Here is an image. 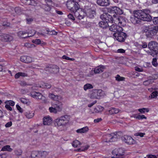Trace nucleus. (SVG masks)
<instances>
[{"mask_svg":"<svg viewBox=\"0 0 158 158\" xmlns=\"http://www.w3.org/2000/svg\"><path fill=\"white\" fill-rule=\"evenodd\" d=\"M109 114H117L119 112V110L118 109L111 107L108 110Z\"/></svg>","mask_w":158,"mask_h":158,"instance_id":"nucleus-30","label":"nucleus"},{"mask_svg":"<svg viewBox=\"0 0 158 158\" xmlns=\"http://www.w3.org/2000/svg\"><path fill=\"white\" fill-rule=\"evenodd\" d=\"M59 68L58 66L56 65H50V66L46 67L45 70L51 73H56L59 71Z\"/></svg>","mask_w":158,"mask_h":158,"instance_id":"nucleus-12","label":"nucleus"},{"mask_svg":"<svg viewBox=\"0 0 158 158\" xmlns=\"http://www.w3.org/2000/svg\"><path fill=\"white\" fill-rule=\"evenodd\" d=\"M125 52V50L123 49H118L117 50V52L119 53H124Z\"/></svg>","mask_w":158,"mask_h":158,"instance_id":"nucleus-63","label":"nucleus"},{"mask_svg":"<svg viewBox=\"0 0 158 158\" xmlns=\"http://www.w3.org/2000/svg\"><path fill=\"white\" fill-rule=\"evenodd\" d=\"M30 94L32 97L38 99H42L44 98L41 94L35 91L31 92Z\"/></svg>","mask_w":158,"mask_h":158,"instance_id":"nucleus-19","label":"nucleus"},{"mask_svg":"<svg viewBox=\"0 0 158 158\" xmlns=\"http://www.w3.org/2000/svg\"><path fill=\"white\" fill-rule=\"evenodd\" d=\"M121 26L113 24L110 27L109 29L111 31L114 33L118 32L122 30V28L121 27Z\"/></svg>","mask_w":158,"mask_h":158,"instance_id":"nucleus-18","label":"nucleus"},{"mask_svg":"<svg viewBox=\"0 0 158 158\" xmlns=\"http://www.w3.org/2000/svg\"><path fill=\"white\" fill-rule=\"evenodd\" d=\"M99 26L103 29L106 28L109 26L107 22L105 21H101L99 23Z\"/></svg>","mask_w":158,"mask_h":158,"instance_id":"nucleus-27","label":"nucleus"},{"mask_svg":"<svg viewBox=\"0 0 158 158\" xmlns=\"http://www.w3.org/2000/svg\"><path fill=\"white\" fill-rule=\"evenodd\" d=\"M111 22L119 26H124L126 24L125 18L123 16H120L118 15H114L112 17Z\"/></svg>","mask_w":158,"mask_h":158,"instance_id":"nucleus-6","label":"nucleus"},{"mask_svg":"<svg viewBox=\"0 0 158 158\" xmlns=\"http://www.w3.org/2000/svg\"><path fill=\"white\" fill-rule=\"evenodd\" d=\"M32 42L33 43L36 44H39L41 43V41L39 39L33 40Z\"/></svg>","mask_w":158,"mask_h":158,"instance_id":"nucleus-53","label":"nucleus"},{"mask_svg":"<svg viewBox=\"0 0 158 158\" xmlns=\"http://www.w3.org/2000/svg\"><path fill=\"white\" fill-rule=\"evenodd\" d=\"M62 58L63 59H65L68 60H74V59L73 58H69L65 55H64L62 56Z\"/></svg>","mask_w":158,"mask_h":158,"instance_id":"nucleus-54","label":"nucleus"},{"mask_svg":"<svg viewBox=\"0 0 158 158\" xmlns=\"http://www.w3.org/2000/svg\"><path fill=\"white\" fill-rule=\"evenodd\" d=\"M93 88V85L89 83H87L83 87L85 91H86L88 89H92Z\"/></svg>","mask_w":158,"mask_h":158,"instance_id":"nucleus-34","label":"nucleus"},{"mask_svg":"<svg viewBox=\"0 0 158 158\" xmlns=\"http://www.w3.org/2000/svg\"><path fill=\"white\" fill-rule=\"evenodd\" d=\"M95 6L92 4L85 6L84 8V12L87 17L93 18L96 15Z\"/></svg>","mask_w":158,"mask_h":158,"instance_id":"nucleus-4","label":"nucleus"},{"mask_svg":"<svg viewBox=\"0 0 158 158\" xmlns=\"http://www.w3.org/2000/svg\"><path fill=\"white\" fill-rule=\"evenodd\" d=\"M46 7L45 8V10L47 11H49L51 10V7L48 4L45 5Z\"/></svg>","mask_w":158,"mask_h":158,"instance_id":"nucleus-61","label":"nucleus"},{"mask_svg":"<svg viewBox=\"0 0 158 158\" xmlns=\"http://www.w3.org/2000/svg\"><path fill=\"white\" fill-rule=\"evenodd\" d=\"M52 121L51 118L49 116L45 117L43 118V123L44 125H50Z\"/></svg>","mask_w":158,"mask_h":158,"instance_id":"nucleus-23","label":"nucleus"},{"mask_svg":"<svg viewBox=\"0 0 158 158\" xmlns=\"http://www.w3.org/2000/svg\"><path fill=\"white\" fill-rule=\"evenodd\" d=\"M20 85H21L23 86H29L31 85L30 84H27L26 82L24 81H21L20 82Z\"/></svg>","mask_w":158,"mask_h":158,"instance_id":"nucleus-47","label":"nucleus"},{"mask_svg":"<svg viewBox=\"0 0 158 158\" xmlns=\"http://www.w3.org/2000/svg\"><path fill=\"white\" fill-rule=\"evenodd\" d=\"M138 111L141 114H143L145 112H148L149 111V110L148 108H143L138 109Z\"/></svg>","mask_w":158,"mask_h":158,"instance_id":"nucleus-38","label":"nucleus"},{"mask_svg":"<svg viewBox=\"0 0 158 158\" xmlns=\"http://www.w3.org/2000/svg\"><path fill=\"white\" fill-rule=\"evenodd\" d=\"M124 150L122 148H118L115 149L112 152V155L113 156L111 158H123L122 156L124 155Z\"/></svg>","mask_w":158,"mask_h":158,"instance_id":"nucleus-11","label":"nucleus"},{"mask_svg":"<svg viewBox=\"0 0 158 158\" xmlns=\"http://www.w3.org/2000/svg\"><path fill=\"white\" fill-rule=\"evenodd\" d=\"M121 139L127 144L129 145L135 143V140L131 136L125 135L122 137Z\"/></svg>","mask_w":158,"mask_h":158,"instance_id":"nucleus-14","label":"nucleus"},{"mask_svg":"<svg viewBox=\"0 0 158 158\" xmlns=\"http://www.w3.org/2000/svg\"><path fill=\"white\" fill-rule=\"evenodd\" d=\"M147 156L148 158H158V155L156 156L152 155H147Z\"/></svg>","mask_w":158,"mask_h":158,"instance_id":"nucleus-56","label":"nucleus"},{"mask_svg":"<svg viewBox=\"0 0 158 158\" xmlns=\"http://www.w3.org/2000/svg\"><path fill=\"white\" fill-rule=\"evenodd\" d=\"M96 3L98 5L102 6H106L110 5L109 0H97Z\"/></svg>","mask_w":158,"mask_h":158,"instance_id":"nucleus-20","label":"nucleus"},{"mask_svg":"<svg viewBox=\"0 0 158 158\" xmlns=\"http://www.w3.org/2000/svg\"><path fill=\"white\" fill-rule=\"evenodd\" d=\"M12 125V123L11 121L7 123L5 125L6 127H11Z\"/></svg>","mask_w":158,"mask_h":158,"instance_id":"nucleus-62","label":"nucleus"},{"mask_svg":"<svg viewBox=\"0 0 158 158\" xmlns=\"http://www.w3.org/2000/svg\"><path fill=\"white\" fill-rule=\"evenodd\" d=\"M48 97L56 101H59L60 98H61L60 96L55 95L52 94H49Z\"/></svg>","mask_w":158,"mask_h":158,"instance_id":"nucleus-26","label":"nucleus"},{"mask_svg":"<svg viewBox=\"0 0 158 158\" xmlns=\"http://www.w3.org/2000/svg\"><path fill=\"white\" fill-rule=\"evenodd\" d=\"M31 158H35V157H39V151H33L31 153Z\"/></svg>","mask_w":158,"mask_h":158,"instance_id":"nucleus-32","label":"nucleus"},{"mask_svg":"<svg viewBox=\"0 0 158 158\" xmlns=\"http://www.w3.org/2000/svg\"><path fill=\"white\" fill-rule=\"evenodd\" d=\"M12 150L13 149L10 148V146L9 145L4 146L1 149V151H7L9 152H11Z\"/></svg>","mask_w":158,"mask_h":158,"instance_id":"nucleus-31","label":"nucleus"},{"mask_svg":"<svg viewBox=\"0 0 158 158\" xmlns=\"http://www.w3.org/2000/svg\"><path fill=\"white\" fill-rule=\"evenodd\" d=\"M112 16L107 13H104L100 15V18L103 21H105L106 22H111Z\"/></svg>","mask_w":158,"mask_h":158,"instance_id":"nucleus-17","label":"nucleus"},{"mask_svg":"<svg viewBox=\"0 0 158 158\" xmlns=\"http://www.w3.org/2000/svg\"><path fill=\"white\" fill-rule=\"evenodd\" d=\"M152 81L150 80L145 81L143 82V84L145 85H148L152 83Z\"/></svg>","mask_w":158,"mask_h":158,"instance_id":"nucleus-45","label":"nucleus"},{"mask_svg":"<svg viewBox=\"0 0 158 158\" xmlns=\"http://www.w3.org/2000/svg\"><path fill=\"white\" fill-rule=\"evenodd\" d=\"M105 67L103 66H99L96 67L94 70V72L95 73H102Z\"/></svg>","mask_w":158,"mask_h":158,"instance_id":"nucleus-25","label":"nucleus"},{"mask_svg":"<svg viewBox=\"0 0 158 158\" xmlns=\"http://www.w3.org/2000/svg\"><path fill=\"white\" fill-rule=\"evenodd\" d=\"M152 21L154 24H158V17H154L152 19Z\"/></svg>","mask_w":158,"mask_h":158,"instance_id":"nucleus-52","label":"nucleus"},{"mask_svg":"<svg viewBox=\"0 0 158 158\" xmlns=\"http://www.w3.org/2000/svg\"><path fill=\"white\" fill-rule=\"evenodd\" d=\"M133 117L138 120H141L143 119H146L147 118V117L144 115L139 114H134L133 115Z\"/></svg>","mask_w":158,"mask_h":158,"instance_id":"nucleus-29","label":"nucleus"},{"mask_svg":"<svg viewBox=\"0 0 158 158\" xmlns=\"http://www.w3.org/2000/svg\"><path fill=\"white\" fill-rule=\"evenodd\" d=\"M16 107L20 112L22 113L23 112V110L19 105H17Z\"/></svg>","mask_w":158,"mask_h":158,"instance_id":"nucleus-58","label":"nucleus"},{"mask_svg":"<svg viewBox=\"0 0 158 158\" xmlns=\"http://www.w3.org/2000/svg\"><path fill=\"white\" fill-rule=\"evenodd\" d=\"M69 116L67 115H64L56 118L55 120V124L56 123L58 126H65L69 123Z\"/></svg>","mask_w":158,"mask_h":158,"instance_id":"nucleus-5","label":"nucleus"},{"mask_svg":"<svg viewBox=\"0 0 158 158\" xmlns=\"http://www.w3.org/2000/svg\"><path fill=\"white\" fill-rule=\"evenodd\" d=\"M24 114L26 117L28 118H31L34 116V113L32 111H27Z\"/></svg>","mask_w":158,"mask_h":158,"instance_id":"nucleus-35","label":"nucleus"},{"mask_svg":"<svg viewBox=\"0 0 158 158\" xmlns=\"http://www.w3.org/2000/svg\"><path fill=\"white\" fill-rule=\"evenodd\" d=\"M68 18L72 20L73 21L75 20V18L73 15L71 14H69L68 15Z\"/></svg>","mask_w":158,"mask_h":158,"instance_id":"nucleus-49","label":"nucleus"},{"mask_svg":"<svg viewBox=\"0 0 158 158\" xmlns=\"http://www.w3.org/2000/svg\"><path fill=\"white\" fill-rule=\"evenodd\" d=\"M14 152L17 155L20 156L22 154V151L21 149H18L15 150Z\"/></svg>","mask_w":158,"mask_h":158,"instance_id":"nucleus-42","label":"nucleus"},{"mask_svg":"<svg viewBox=\"0 0 158 158\" xmlns=\"http://www.w3.org/2000/svg\"><path fill=\"white\" fill-rule=\"evenodd\" d=\"M48 154V152L45 151H39V157L45 158Z\"/></svg>","mask_w":158,"mask_h":158,"instance_id":"nucleus-37","label":"nucleus"},{"mask_svg":"<svg viewBox=\"0 0 158 158\" xmlns=\"http://www.w3.org/2000/svg\"><path fill=\"white\" fill-rule=\"evenodd\" d=\"M27 77L29 76L28 74L26 73L18 72L16 73L15 75V77L16 79L19 78L20 77Z\"/></svg>","mask_w":158,"mask_h":158,"instance_id":"nucleus-24","label":"nucleus"},{"mask_svg":"<svg viewBox=\"0 0 158 158\" xmlns=\"http://www.w3.org/2000/svg\"><path fill=\"white\" fill-rule=\"evenodd\" d=\"M130 21L131 22L134 24H136L140 23V20L136 16H135V15H132L130 17Z\"/></svg>","mask_w":158,"mask_h":158,"instance_id":"nucleus-22","label":"nucleus"},{"mask_svg":"<svg viewBox=\"0 0 158 158\" xmlns=\"http://www.w3.org/2000/svg\"><path fill=\"white\" fill-rule=\"evenodd\" d=\"M114 39L119 42H124L127 37L126 33L120 31L118 32L114 33L113 34Z\"/></svg>","mask_w":158,"mask_h":158,"instance_id":"nucleus-10","label":"nucleus"},{"mask_svg":"<svg viewBox=\"0 0 158 158\" xmlns=\"http://www.w3.org/2000/svg\"><path fill=\"white\" fill-rule=\"evenodd\" d=\"M80 0H69L67 2L66 6L68 8L74 13L76 12L80 8L78 2Z\"/></svg>","mask_w":158,"mask_h":158,"instance_id":"nucleus-3","label":"nucleus"},{"mask_svg":"<svg viewBox=\"0 0 158 158\" xmlns=\"http://www.w3.org/2000/svg\"><path fill=\"white\" fill-rule=\"evenodd\" d=\"M20 101L22 102L23 103L26 104L27 103V100L24 98H20Z\"/></svg>","mask_w":158,"mask_h":158,"instance_id":"nucleus-64","label":"nucleus"},{"mask_svg":"<svg viewBox=\"0 0 158 158\" xmlns=\"http://www.w3.org/2000/svg\"><path fill=\"white\" fill-rule=\"evenodd\" d=\"M32 34H31V33H30V31L28 32V31H27L26 32H27V34H28L27 35V38L29 37H31V36L34 35L35 34L36 31L34 30H32Z\"/></svg>","mask_w":158,"mask_h":158,"instance_id":"nucleus-46","label":"nucleus"},{"mask_svg":"<svg viewBox=\"0 0 158 158\" xmlns=\"http://www.w3.org/2000/svg\"><path fill=\"white\" fill-rule=\"evenodd\" d=\"M144 31L147 38H153L158 32V25L146 27Z\"/></svg>","mask_w":158,"mask_h":158,"instance_id":"nucleus-2","label":"nucleus"},{"mask_svg":"<svg viewBox=\"0 0 158 158\" xmlns=\"http://www.w3.org/2000/svg\"><path fill=\"white\" fill-rule=\"evenodd\" d=\"M47 31L48 32L47 34L50 35H56L57 34V32L55 31L54 30H52L51 31H49L47 30Z\"/></svg>","mask_w":158,"mask_h":158,"instance_id":"nucleus-44","label":"nucleus"},{"mask_svg":"<svg viewBox=\"0 0 158 158\" xmlns=\"http://www.w3.org/2000/svg\"><path fill=\"white\" fill-rule=\"evenodd\" d=\"M0 36L1 40L4 42L10 41L13 40V37L11 35L4 34L2 33Z\"/></svg>","mask_w":158,"mask_h":158,"instance_id":"nucleus-15","label":"nucleus"},{"mask_svg":"<svg viewBox=\"0 0 158 158\" xmlns=\"http://www.w3.org/2000/svg\"><path fill=\"white\" fill-rule=\"evenodd\" d=\"M5 103L12 106H13L15 105V102L13 101L10 100L6 102Z\"/></svg>","mask_w":158,"mask_h":158,"instance_id":"nucleus-48","label":"nucleus"},{"mask_svg":"<svg viewBox=\"0 0 158 158\" xmlns=\"http://www.w3.org/2000/svg\"><path fill=\"white\" fill-rule=\"evenodd\" d=\"M157 94L158 93L157 91H154L151 94L149 97L151 98H154L157 96Z\"/></svg>","mask_w":158,"mask_h":158,"instance_id":"nucleus-43","label":"nucleus"},{"mask_svg":"<svg viewBox=\"0 0 158 158\" xmlns=\"http://www.w3.org/2000/svg\"><path fill=\"white\" fill-rule=\"evenodd\" d=\"M103 110V108L101 106H98L94 108V112L95 113H98L101 112Z\"/></svg>","mask_w":158,"mask_h":158,"instance_id":"nucleus-36","label":"nucleus"},{"mask_svg":"<svg viewBox=\"0 0 158 158\" xmlns=\"http://www.w3.org/2000/svg\"><path fill=\"white\" fill-rule=\"evenodd\" d=\"M80 144V142L78 140L74 141L72 143V145L74 148L78 147V145Z\"/></svg>","mask_w":158,"mask_h":158,"instance_id":"nucleus-39","label":"nucleus"},{"mask_svg":"<svg viewBox=\"0 0 158 158\" xmlns=\"http://www.w3.org/2000/svg\"><path fill=\"white\" fill-rule=\"evenodd\" d=\"M89 130V128L87 127H85L81 128L77 130L76 132L79 133H85L88 131Z\"/></svg>","mask_w":158,"mask_h":158,"instance_id":"nucleus-28","label":"nucleus"},{"mask_svg":"<svg viewBox=\"0 0 158 158\" xmlns=\"http://www.w3.org/2000/svg\"><path fill=\"white\" fill-rule=\"evenodd\" d=\"M125 79V78L124 77H121L118 74L115 77L116 80L118 81H124Z\"/></svg>","mask_w":158,"mask_h":158,"instance_id":"nucleus-40","label":"nucleus"},{"mask_svg":"<svg viewBox=\"0 0 158 158\" xmlns=\"http://www.w3.org/2000/svg\"><path fill=\"white\" fill-rule=\"evenodd\" d=\"M148 48L155 53L158 51V43L154 41L150 42L148 44Z\"/></svg>","mask_w":158,"mask_h":158,"instance_id":"nucleus-13","label":"nucleus"},{"mask_svg":"<svg viewBox=\"0 0 158 158\" xmlns=\"http://www.w3.org/2000/svg\"><path fill=\"white\" fill-rule=\"evenodd\" d=\"M5 107L8 110L10 111H12V108L8 104L6 103Z\"/></svg>","mask_w":158,"mask_h":158,"instance_id":"nucleus-60","label":"nucleus"},{"mask_svg":"<svg viewBox=\"0 0 158 158\" xmlns=\"http://www.w3.org/2000/svg\"><path fill=\"white\" fill-rule=\"evenodd\" d=\"M152 64L154 66L156 67L157 65V59L156 58H154L152 62Z\"/></svg>","mask_w":158,"mask_h":158,"instance_id":"nucleus-50","label":"nucleus"},{"mask_svg":"<svg viewBox=\"0 0 158 158\" xmlns=\"http://www.w3.org/2000/svg\"><path fill=\"white\" fill-rule=\"evenodd\" d=\"M15 13L18 14H19L21 13V10L20 8L18 7L15 8Z\"/></svg>","mask_w":158,"mask_h":158,"instance_id":"nucleus-55","label":"nucleus"},{"mask_svg":"<svg viewBox=\"0 0 158 158\" xmlns=\"http://www.w3.org/2000/svg\"><path fill=\"white\" fill-rule=\"evenodd\" d=\"M74 14V15L76 17H77L78 19H81L83 18L84 16L80 15V14L77 11Z\"/></svg>","mask_w":158,"mask_h":158,"instance_id":"nucleus-41","label":"nucleus"},{"mask_svg":"<svg viewBox=\"0 0 158 158\" xmlns=\"http://www.w3.org/2000/svg\"><path fill=\"white\" fill-rule=\"evenodd\" d=\"M20 60L21 61L26 63H30L32 61V58L31 57L26 56H21Z\"/></svg>","mask_w":158,"mask_h":158,"instance_id":"nucleus-21","label":"nucleus"},{"mask_svg":"<svg viewBox=\"0 0 158 158\" xmlns=\"http://www.w3.org/2000/svg\"><path fill=\"white\" fill-rule=\"evenodd\" d=\"M27 32H26L25 31H20L18 32V35L21 38H27V36H24V35H26L27 33Z\"/></svg>","mask_w":158,"mask_h":158,"instance_id":"nucleus-33","label":"nucleus"},{"mask_svg":"<svg viewBox=\"0 0 158 158\" xmlns=\"http://www.w3.org/2000/svg\"><path fill=\"white\" fill-rule=\"evenodd\" d=\"M44 87L48 89H49L51 87V85L50 84L47 83H44Z\"/></svg>","mask_w":158,"mask_h":158,"instance_id":"nucleus-59","label":"nucleus"},{"mask_svg":"<svg viewBox=\"0 0 158 158\" xmlns=\"http://www.w3.org/2000/svg\"><path fill=\"white\" fill-rule=\"evenodd\" d=\"M53 107H50L49 110L50 112L56 114L58 112H60L63 109V104L61 102L56 101L52 104Z\"/></svg>","mask_w":158,"mask_h":158,"instance_id":"nucleus-7","label":"nucleus"},{"mask_svg":"<svg viewBox=\"0 0 158 158\" xmlns=\"http://www.w3.org/2000/svg\"><path fill=\"white\" fill-rule=\"evenodd\" d=\"M108 11L111 13H115V15H120L123 13L122 10L117 6H113L108 9Z\"/></svg>","mask_w":158,"mask_h":158,"instance_id":"nucleus-16","label":"nucleus"},{"mask_svg":"<svg viewBox=\"0 0 158 158\" xmlns=\"http://www.w3.org/2000/svg\"><path fill=\"white\" fill-rule=\"evenodd\" d=\"M105 95L104 92L101 89H94L90 94V97L92 99H100Z\"/></svg>","mask_w":158,"mask_h":158,"instance_id":"nucleus-9","label":"nucleus"},{"mask_svg":"<svg viewBox=\"0 0 158 158\" xmlns=\"http://www.w3.org/2000/svg\"><path fill=\"white\" fill-rule=\"evenodd\" d=\"M150 13V11L148 9L135 10L133 12L135 16H136L140 20L146 21H151L152 19V17L149 15Z\"/></svg>","mask_w":158,"mask_h":158,"instance_id":"nucleus-1","label":"nucleus"},{"mask_svg":"<svg viewBox=\"0 0 158 158\" xmlns=\"http://www.w3.org/2000/svg\"><path fill=\"white\" fill-rule=\"evenodd\" d=\"M145 135V133H144L137 132L135 134V135L136 136H139L140 137H143Z\"/></svg>","mask_w":158,"mask_h":158,"instance_id":"nucleus-51","label":"nucleus"},{"mask_svg":"<svg viewBox=\"0 0 158 158\" xmlns=\"http://www.w3.org/2000/svg\"><path fill=\"white\" fill-rule=\"evenodd\" d=\"M120 138V136L117 133H112L107 134L103 137V141L104 142H113L117 140Z\"/></svg>","mask_w":158,"mask_h":158,"instance_id":"nucleus-8","label":"nucleus"},{"mask_svg":"<svg viewBox=\"0 0 158 158\" xmlns=\"http://www.w3.org/2000/svg\"><path fill=\"white\" fill-rule=\"evenodd\" d=\"M89 146L87 145L86 146L85 148L83 149H82V148H79L78 150L79 151H84L87 150L89 148Z\"/></svg>","mask_w":158,"mask_h":158,"instance_id":"nucleus-57","label":"nucleus"}]
</instances>
